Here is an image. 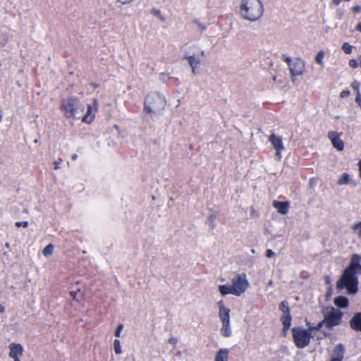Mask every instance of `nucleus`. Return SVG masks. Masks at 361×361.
Returning <instances> with one entry per match:
<instances>
[{
  "label": "nucleus",
  "instance_id": "nucleus-24",
  "mask_svg": "<svg viewBox=\"0 0 361 361\" xmlns=\"http://www.w3.org/2000/svg\"><path fill=\"white\" fill-rule=\"evenodd\" d=\"M216 216L215 214H210L207 218V224L210 226L211 229H214L216 227L215 220Z\"/></svg>",
  "mask_w": 361,
  "mask_h": 361
},
{
  "label": "nucleus",
  "instance_id": "nucleus-13",
  "mask_svg": "<svg viewBox=\"0 0 361 361\" xmlns=\"http://www.w3.org/2000/svg\"><path fill=\"white\" fill-rule=\"evenodd\" d=\"M10 352L9 356L12 358L18 357L23 355V348L21 344L19 343H11L9 346Z\"/></svg>",
  "mask_w": 361,
  "mask_h": 361
},
{
  "label": "nucleus",
  "instance_id": "nucleus-42",
  "mask_svg": "<svg viewBox=\"0 0 361 361\" xmlns=\"http://www.w3.org/2000/svg\"><path fill=\"white\" fill-rule=\"evenodd\" d=\"M282 57L283 59V61L288 63V66H290V63H293V61L291 60V59L289 56H287L283 54Z\"/></svg>",
  "mask_w": 361,
  "mask_h": 361
},
{
  "label": "nucleus",
  "instance_id": "nucleus-51",
  "mask_svg": "<svg viewBox=\"0 0 361 361\" xmlns=\"http://www.w3.org/2000/svg\"><path fill=\"white\" fill-rule=\"evenodd\" d=\"M356 30L361 32V23H359L356 26Z\"/></svg>",
  "mask_w": 361,
  "mask_h": 361
},
{
  "label": "nucleus",
  "instance_id": "nucleus-4",
  "mask_svg": "<svg viewBox=\"0 0 361 361\" xmlns=\"http://www.w3.org/2000/svg\"><path fill=\"white\" fill-rule=\"evenodd\" d=\"M322 314L326 322V327L331 330L341 323L343 313L334 307H324Z\"/></svg>",
  "mask_w": 361,
  "mask_h": 361
},
{
  "label": "nucleus",
  "instance_id": "nucleus-6",
  "mask_svg": "<svg viewBox=\"0 0 361 361\" xmlns=\"http://www.w3.org/2000/svg\"><path fill=\"white\" fill-rule=\"evenodd\" d=\"M78 100L71 97L62 101L61 110L63 115L68 118H75L78 113Z\"/></svg>",
  "mask_w": 361,
  "mask_h": 361
},
{
  "label": "nucleus",
  "instance_id": "nucleus-16",
  "mask_svg": "<svg viewBox=\"0 0 361 361\" xmlns=\"http://www.w3.org/2000/svg\"><path fill=\"white\" fill-rule=\"evenodd\" d=\"M273 206L281 214H286L289 209L288 202L274 201Z\"/></svg>",
  "mask_w": 361,
  "mask_h": 361
},
{
  "label": "nucleus",
  "instance_id": "nucleus-25",
  "mask_svg": "<svg viewBox=\"0 0 361 361\" xmlns=\"http://www.w3.org/2000/svg\"><path fill=\"white\" fill-rule=\"evenodd\" d=\"M350 180V176L347 173H343L337 181L340 185L347 184Z\"/></svg>",
  "mask_w": 361,
  "mask_h": 361
},
{
  "label": "nucleus",
  "instance_id": "nucleus-28",
  "mask_svg": "<svg viewBox=\"0 0 361 361\" xmlns=\"http://www.w3.org/2000/svg\"><path fill=\"white\" fill-rule=\"evenodd\" d=\"M324 51H323V50H320V51L317 53V56H316V57H315V61H316V63H318V64L322 65V63H323V59H324Z\"/></svg>",
  "mask_w": 361,
  "mask_h": 361
},
{
  "label": "nucleus",
  "instance_id": "nucleus-52",
  "mask_svg": "<svg viewBox=\"0 0 361 361\" xmlns=\"http://www.w3.org/2000/svg\"><path fill=\"white\" fill-rule=\"evenodd\" d=\"M71 159H72V160L75 161L78 159V155L76 154H73L71 156Z\"/></svg>",
  "mask_w": 361,
  "mask_h": 361
},
{
  "label": "nucleus",
  "instance_id": "nucleus-26",
  "mask_svg": "<svg viewBox=\"0 0 361 361\" xmlns=\"http://www.w3.org/2000/svg\"><path fill=\"white\" fill-rule=\"evenodd\" d=\"M114 348L116 354L119 355L122 353L121 342L118 339L114 340Z\"/></svg>",
  "mask_w": 361,
  "mask_h": 361
},
{
  "label": "nucleus",
  "instance_id": "nucleus-33",
  "mask_svg": "<svg viewBox=\"0 0 361 361\" xmlns=\"http://www.w3.org/2000/svg\"><path fill=\"white\" fill-rule=\"evenodd\" d=\"M16 226V227H20V226H23L24 228H27L29 225V223L27 221H16V224H15Z\"/></svg>",
  "mask_w": 361,
  "mask_h": 361
},
{
  "label": "nucleus",
  "instance_id": "nucleus-44",
  "mask_svg": "<svg viewBox=\"0 0 361 361\" xmlns=\"http://www.w3.org/2000/svg\"><path fill=\"white\" fill-rule=\"evenodd\" d=\"M178 342V340L175 337H171L169 339V343L171 345H173V346H175L176 345Z\"/></svg>",
  "mask_w": 361,
  "mask_h": 361
},
{
  "label": "nucleus",
  "instance_id": "nucleus-9",
  "mask_svg": "<svg viewBox=\"0 0 361 361\" xmlns=\"http://www.w3.org/2000/svg\"><path fill=\"white\" fill-rule=\"evenodd\" d=\"M328 137L331 140L333 146L338 151H342L344 148V143L340 139L339 134L336 131H329L328 133Z\"/></svg>",
  "mask_w": 361,
  "mask_h": 361
},
{
  "label": "nucleus",
  "instance_id": "nucleus-14",
  "mask_svg": "<svg viewBox=\"0 0 361 361\" xmlns=\"http://www.w3.org/2000/svg\"><path fill=\"white\" fill-rule=\"evenodd\" d=\"M350 327L356 331H361V312L355 313L350 321Z\"/></svg>",
  "mask_w": 361,
  "mask_h": 361
},
{
  "label": "nucleus",
  "instance_id": "nucleus-27",
  "mask_svg": "<svg viewBox=\"0 0 361 361\" xmlns=\"http://www.w3.org/2000/svg\"><path fill=\"white\" fill-rule=\"evenodd\" d=\"M342 50L345 54H350L352 53L353 46L348 42H345L342 45Z\"/></svg>",
  "mask_w": 361,
  "mask_h": 361
},
{
  "label": "nucleus",
  "instance_id": "nucleus-11",
  "mask_svg": "<svg viewBox=\"0 0 361 361\" xmlns=\"http://www.w3.org/2000/svg\"><path fill=\"white\" fill-rule=\"evenodd\" d=\"M269 140L276 151L279 152L284 149L283 139L281 136H276L274 133H272L269 135Z\"/></svg>",
  "mask_w": 361,
  "mask_h": 361
},
{
  "label": "nucleus",
  "instance_id": "nucleus-31",
  "mask_svg": "<svg viewBox=\"0 0 361 361\" xmlns=\"http://www.w3.org/2000/svg\"><path fill=\"white\" fill-rule=\"evenodd\" d=\"M152 13L155 16H157L161 21L165 20L164 17L161 15V11L159 10L154 8V9H152Z\"/></svg>",
  "mask_w": 361,
  "mask_h": 361
},
{
  "label": "nucleus",
  "instance_id": "nucleus-57",
  "mask_svg": "<svg viewBox=\"0 0 361 361\" xmlns=\"http://www.w3.org/2000/svg\"><path fill=\"white\" fill-rule=\"evenodd\" d=\"M200 56H204V51L203 50H202V51H200Z\"/></svg>",
  "mask_w": 361,
  "mask_h": 361
},
{
  "label": "nucleus",
  "instance_id": "nucleus-18",
  "mask_svg": "<svg viewBox=\"0 0 361 361\" xmlns=\"http://www.w3.org/2000/svg\"><path fill=\"white\" fill-rule=\"evenodd\" d=\"M334 304L341 308H345L349 305L348 299L345 296H338L334 298Z\"/></svg>",
  "mask_w": 361,
  "mask_h": 361
},
{
  "label": "nucleus",
  "instance_id": "nucleus-7",
  "mask_svg": "<svg viewBox=\"0 0 361 361\" xmlns=\"http://www.w3.org/2000/svg\"><path fill=\"white\" fill-rule=\"evenodd\" d=\"M231 286L234 295L240 296L244 293L249 287L246 274L244 273L237 274V276L232 279Z\"/></svg>",
  "mask_w": 361,
  "mask_h": 361
},
{
  "label": "nucleus",
  "instance_id": "nucleus-29",
  "mask_svg": "<svg viewBox=\"0 0 361 361\" xmlns=\"http://www.w3.org/2000/svg\"><path fill=\"white\" fill-rule=\"evenodd\" d=\"M53 250H54V245H53L52 244H49L48 245H47V246L44 248V250H43V254H44V255H45V256L50 255L51 254H52Z\"/></svg>",
  "mask_w": 361,
  "mask_h": 361
},
{
  "label": "nucleus",
  "instance_id": "nucleus-3",
  "mask_svg": "<svg viewBox=\"0 0 361 361\" xmlns=\"http://www.w3.org/2000/svg\"><path fill=\"white\" fill-rule=\"evenodd\" d=\"M166 106V99L158 92H152L146 97L144 102V111L151 117L159 115Z\"/></svg>",
  "mask_w": 361,
  "mask_h": 361
},
{
  "label": "nucleus",
  "instance_id": "nucleus-50",
  "mask_svg": "<svg viewBox=\"0 0 361 361\" xmlns=\"http://www.w3.org/2000/svg\"><path fill=\"white\" fill-rule=\"evenodd\" d=\"M325 281L327 284H329L331 283V279L329 276H325Z\"/></svg>",
  "mask_w": 361,
  "mask_h": 361
},
{
  "label": "nucleus",
  "instance_id": "nucleus-59",
  "mask_svg": "<svg viewBox=\"0 0 361 361\" xmlns=\"http://www.w3.org/2000/svg\"><path fill=\"white\" fill-rule=\"evenodd\" d=\"M14 359V361H20L19 358L18 357H16V358H13Z\"/></svg>",
  "mask_w": 361,
  "mask_h": 361
},
{
  "label": "nucleus",
  "instance_id": "nucleus-22",
  "mask_svg": "<svg viewBox=\"0 0 361 361\" xmlns=\"http://www.w3.org/2000/svg\"><path fill=\"white\" fill-rule=\"evenodd\" d=\"M92 109L91 105L87 104V109L86 114L84 115L82 118V121L83 122L90 123L93 121L94 116H90V114L92 113Z\"/></svg>",
  "mask_w": 361,
  "mask_h": 361
},
{
  "label": "nucleus",
  "instance_id": "nucleus-40",
  "mask_svg": "<svg viewBox=\"0 0 361 361\" xmlns=\"http://www.w3.org/2000/svg\"><path fill=\"white\" fill-rule=\"evenodd\" d=\"M355 102L358 104V105L361 108V94H360V92H357L356 97H355Z\"/></svg>",
  "mask_w": 361,
  "mask_h": 361
},
{
  "label": "nucleus",
  "instance_id": "nucleus-8",
  "mask_svg": "<svg viewBox=\"0 0 361 361\" xmlns=\"http://www.w3.org/2000/svg\"><path fill=\"white\" fill-rule=\"evenodd\" d=\"M305 62L299 58H296L290 63L288 68L293 76L301 75L305 71Z\"/></svg>",
  "mask_w": 361,
  "mask_h": 361
},
{
  "label": "nucleus",
  "instance_id": "nucleus-53",
  "mask_svg": "<svg viewBox=\"0 0 361 361\" xmlns=\"http://www.w3.org/2000/svg\"><path fill=\"white\" fill-rule=\"evenodd\" d=\"M358 165H359V170H360V176L361 178V159L359 161Z\"/></svg>",
  "mask_w": 361,
  "mask_h": 361
},
{
  "label": "nucleus",
  "instance_id": "nucleus-41",
  "mask_svg": "<svg viewBox=\"0 0 361 361\" xmlns=\"http://www.w3.org/2000/svg\"><path fill=\"white\" fill-rule=\"evenodd\" d=\"M194 23H196L197 25V26L201 29V30L203 32L206 30L207 27L202 24L201 23H200L198 20H194Z\"/></svg>",
  "mask_w": 361,
  "mask_h": 361
},
{
  "label": "nucleus",
  "instance_id": "nucleus-62",
  "mask_svg": "<svg viewBox=\"0 0 361 361\" xmlns=\"http://www.w3.org/2000/svg\"><path fill=\"white\" fill-rule=\"evenodd\" d=\"M360 259H361V257H360Z\"/></svg>",
  "mask_w": 361,
  "mask_h": 361
},
{
  "label": "nucleus",
  "instance_id": "nucleus-17",
  "mask_svg": "<svg viewBox=\"0 0 361 361\" xmlns=\"http://www.w3.org/2000/svg\"><path fill=\"white\" fill-rule=\"evenodd\" d=\"M229 352L228 348H221L216 354L215 361H228Z\"/></svg>",
  "mask_w": 361,
  "mask_h": 361
},
{
  "label": "nucleus",
  "instance_id": "nucleus-47",
  "mask_svg": "<svg viewBox=\"0 0 361 361\" xmlns=\"http://www.w3.org/2000/svg\"><path fill=\"white\" fill-rule=\"evenodd\" d=\"M117 1L121 2L123 4H126L130 3L133 0H117Z\"/></svg>",
  "mask_w": 361,
  "mask_h": 361
},
{
  "label": "nucleus",
  "instance_id": "nucleus-5",
  "mask_svg": "<svg viewBox=\"0 0 361 361\" xmlns=\"http://www.w3.org/2000/svg\"><path fill=\"white\" fill-rule=\"evenodd\" d=\"M293 342L298 348H304L307 346L313 338L309 330L302 327L296 326L292 329Z\"/></svg>",
  "mask_w": 361,
  "mask_h": 361
},
{
  "label": "nucleus",
  "instance_id": "nucleus-55",
  "mask_svg": "<svg viewBox=\"0 0 361 361\" xmlns=\"http://www.w3.org/2000/svg\"><path fill=\"white\" fill-rule=\"evenodd\" d=\"M281 151H279V152L276 151V156L279 157V159H281Z\"/></svg>",
  "mask_w": 361,
  "mask_h": 361
},
{
  "label": "nucleus",
  "instance_id": "nucleus-48",
  "mask_svg": "<svg viewBox=\"0 0 361 361\" xmlns=\"http://www.w3.org/2000/svg\"><path fill=\"white\" fill-rule=\"evenodd\" d=\"M70 295L73 298V300H75L76 295H77V293L75 291H71Z\"/></svg>",
  "mask_w": 361,
  "mask_h": 361
},
{
  "label": "nucleus",
  "instance_id": "nucleus-1",
  "mask_svg": "<svg viewBox=\"0 0 361 361\" xmlns=\"http://www.w3.org/2000/svg\"><path fill=\"white\" fill-rule=\"evenodd\" d=\"M360 257L353 255L351 263L343 271L341 278L336 283L338 289L346 288L348 293L351 295L355 294L358 290L357 274H361Z\"/></svg>",
  "mask_w": 361,
  "mask_h": 361
},
{
  "label": "nucleus",
  "instance_id": "nucleus-10",
  "mask_svg": "<svg viewBox=\"0 0 361 361\" xmlns=\"http://www.w3.org/2000/svg\"><path fill=\"white\" fill-rule=\"evenodd\" d=\"M345 353L344 345L338 344L334 349L330 361H342Z\"/></svg>",
  "mask_w": 361,
  "mask_h": 361
},
{
  "label": "nucleus",
  "instance_id": "nucleus-43",
  "mask_svg": "<svg viewBox=\"0 0 361 361\" xmlns=\"http://www.w3.org/2000/svg\"><path fill=\"white\" fill-rule=\"evenodd\" d=\"M306 325L307 326V329H305L306 330H309L310 331V334H312V331H314V329H313V327H314V326H313L310 322H306Z\"/></svg>",
  "mask_w": 361,
  "mask_h": 361
},
{
  "label": "nucleus",
  "instance_id": "nucleus-38",
  "mask_svg": "<svg viewBox=\"0 0 361 361\" xmlns=\"http://www.w3.org/2000/svg\"><path fill=\"white\" fill-rule=\"evenodd\" d=\"M350 95V91L348 90H343L341 94H340V97L341 98H345V97H347Z\"/></svg>",
  "mask_w": 361,
  "mask_h": 361
},
{
  "label": "nucleus",
  "instance_id": "nucleus-49",
  "mask_svg": "<svg viewBox=\"0 0 361 361\" xmlns=\"http://www.w3.org/2000/svg\"><path fill=\"white\" fill-rule=\"evenodd\" d=\"M341 0H332V3L336 5V6H338L341 4Z\"/></svg>",
  "mask_w": 361,
  "mask_h": 361
},
{
  "label": "nucleus",
  "instance_id": "nucleus-15",
  "mask_svg": "<svg viewBox=\"0 0 361 361\" xmlns=\"http://www.w3.org/2000/svg\"><path fill=\"white\" fill-rule=\"evenodd\" d=\"M185 59L188 60L190 66L192 68V73L196 74V69L201 63L200 58L199 56H195V55H187L185 56Z\"/></svg>",
  "mask_w": 361,
  "mask_h": 361
},
{
  "label": "nucleus",
  "instance_id": "nucleus-54",
  "mask_svg": "<svg viewBox=\"0 0 361 361\" xmlns=\"http://www.w3.org/2000/svg\"><path fill=\"white\" fill-rule=\"evenodd\" d=\"M5 310V308L3 305H0V313L4 312Z\"/></svg>",
  "mask_w": 361,
  "mask_h": 361
},
{
  "label": "nucleus",
  "instance_id": "nucleus-46",
  "mask_svg": "<svg viewBox=\"0 0 361 361\" xmlns=\"http://www.w3.org/2000/svg\"><path fill=\"white\" fill-rule=\"evenodd\" d=\"M8 41V37L6 36H1L0 37V43L3 45H4Z\"/></svg>",
  "mask_w": 361,
  "mask_h": 361
},
{
  "label": "nucleus",
  "instance_id": "nucleus-39",
  "mask_svg": "<svg viewBox=\"0 0 361 361\" xmlns=\"http://www.w3.org/2000/svg\"><path fill=\"white\" fill-rule=\"evenodd\" d=\"M63 160L61 159H58V160L55 161L54 164V169H59L60 168V165L62 163Z\"/></svg>",
  "mask_w": 361,
  "mask_h": 361
},
{
  "label": "nucleus",
  "instance_id": "nucleus-32",
  "mask_svg": "<svg viewBox=\"0 0 361 361\" xmlns=\"http://www.w3.org/2000/svg\"><path fill=\"white\" fill-rule=\"evenodd\" d=\"M324 325L326 326V322L324 319L322 321L319 322L316 326H314L313 329H314L315 331H319L322 329V327Z\"/></svg>",
  "mask_w": 361,
  "mask_h": 361
},
{
  "label": "nucleus",
  "instance_id": "nucleus-19",
  "mask_svg": "<svg viewBox=\"0 0 361 361\" xmlns=\"http://www.w3.org/2000/svg\"><path fill=\"white\" fill-rule=\"evenodd\" d=\"M291 316H290V314H283L281 317V320L282 322V324H283V331L284 332H286L290 325H291Z\"/></svg>",
  "mask_w": 361,
  "mask_h": 361
},
{
  "label": "nucleus",
  "instance_id": "nucleus-45",
  "mask_svg": "<svg viewBox=\"0 0 361 361\" xmlns=\"http://www.w3.org/2000/svg\"><path fill=\"white\" fill-rule=\"evenodd\" d=\"M352 11L355 13H360L361 12V6L356 5L352 8Z\"/></svg>",
  "mask_w": 361,
  "mask_h": 361
},
{
  "label": "nucleus",
  "instance_id": "nucleus-34",
  "mask_svg": "<svg viewBox=\"0 0 361 361\" xmlns=\"http://www.w3.org/2000/svg\"><path fill=\"white\" fill-rule=\"evenodd\" d=\"M123 324H120L118 325V326H117V328L116 329V331H115V336L116 337H120L121 332L123 330Z\"/></svg>",
  "mask_w": 361,
  "mask_h": 361
},
{
  "label": "nucleus",
  "instance_id": "nucleus-37",
  "mask_svg": "<svg viewBox=\"0 0 361 361\" xmlns=\"http://www.w3.org/2000/svg\"><path fill=\"white\" fill-rule=\"evenodd\" d=\"M275 255H276V254H275V252L272 250H271V249L267 250V251H266V256L268 258L274 257Z\"/></svg>",
  "mask_w": 361,
  "mask_h": 361
},
{
  "label": "nucleus",
  "instance_id": "nucleus-35",
  "mask_svg": "<svg viewBox=\"0 0 361 361\" xmlns=\"http://www.w3.org/2000/svg\"><path fill=\"white\" fill-rule=\"evenodd\" d=\"M353 228L355 231H357L359 235L361 236V221L355 224Z\"/></svg>",
  "mask_w": 361,
  "mask_h": 361
},
{
  "label": "nucleus",
  "instance_id": "nucleus-61",
  "mask_svg": "<svg viewBox=\"0 0 361 361\" xmlns=\"http://www.w3.org/2000/svg\"><path fill=\"white\" fill-rule=\"evenodd\" d=\"M94 104H97V100H96V99H94Z\"/></svg>",
  "mask_w": 361,
  "mask_h": 361
},
{
  "label": "nucleus",
  "instance_id": "nucleus-20",
  "mask_svg": "<svg viewBox=\"0 0 361 361\" xmlns=\"http://www.w3.org/2000/svg\"><path fill=\"white\" fill-rule=\"evenodd\" d=\"M221 334L224 337H230L231 336V329L230 322H222V327L220 330Z\"/></svg>",
  "mask_w": 361,
  "mask_h": 361
},
{
  "label": "nucleus",
  "instance_id": "nucleus-2",
  "mask_svg": "<svg viewBox=\"0 0 361 361\" xmlns=\"http://www.w3.org/2000/svg\"><path fill=\"white\" fill-rule=\"evenodd\" d=\"M264 6L260 0H242L240 14L247 20L254 22L259 20L264 13Z\"/></svg>",
  "mask_w": 361,
  "mask_h": 361
},
{
  "label": "nucleus",
  "instance_id": "nucleus-36",
  "mask_svg": "<svg viewBox=\"0 0 361 361\" xmlns=\"http://www.w3.org/2000/svg\"><path fill=\"white\" fill-rule=\"evenodd\" d=\"M348 63L353 68H356L358 66V63L355 59H350Z\"/></svg>",
  "mask_w": 361,
  "mask_h": 361
},
{
  "label": "nucleus",
  "instance_id": "nucleus-56",
  "mask_svg": "<svg viewBox=\"0 0 361 361\" xmlns=\"http://www.w3.org/2000/svg\"><path fill=\"white\" fill-rule=\"evenodd\" d=\"M4 246H5L6 248H9V247H10V243H6Z\"/></svg>",
  "mask_w": 361,
  "mask_h": 361
},
{
  "label": "nucleus",
  "instance_id": "nucleus-21",
  "mask_svg": "<svg viewBox=\"0 0 361 361\" xmlns=\"http://www.w3.org/2000/svg\"><path fill=\"white\" fill-rule=\"evenodd\" d=\"M219 291L222 296H225L228 294H233V291L232 290V286H226V285H219Z\"/></svg>",
  "mask_w": 361,
  "mask_h": 361
},
{
  "label": "nucleus",
  "instance_id": "nucleus-58",
  "mask_svg": "<svg viewBox=\"0 0 361 361\" xmlns=\"http://www.w3.org/2000/svg\"><path fill=\"white\" fill-rule=\"evenodd\" d=\"M360 66L361 67V55L359 56Z\"/></svg>",
  "mask_w": 361,
  "mask_h": 361
},
{
  "label": "nucleus",
  "instance_id": "nucleus-23",
  "mask_svg": "<svg viewBox=\"0 0 361 361\" xmlns=\"http://www.w3.org/2000/svg\"><path fill=\"white\" fill-rule=\"evenodd\" d=\"M279 310L283 312V314H290V309L286 300H283L280 303Z\"/></svg>",
  "mask_w": 361,
  "mask_h": 361
},
{
  "label": "nucleus",
  "instance_id": "nucleus-30",
  "mask_svg": "<svg viewBox=\"0 0 361 361\" xmlns=\"http://www.w3.org/2000/svg\"><path fill=\"white\" fill-rule=\"evenodd\" d=\"M351 87L352 88L356 91V93L357 92H360V82H358L357 80H354L352 83H351Z\"/></svg>",
  "mask_w": 361,
  "mask_h": 361
},
{
  "label": "nucleus",
  "instance_id": "nucleus-12",
  "mask_svg": "<svg viewBox=\"0 0 361 361\" xmlns=\"http://www.w3.org/2000/svg\"><path fill=\"white\" fill-rule=\"evenodd\" d=\"M218 305L219 307V317L221 322H230V309L225 307L222 301H220Z\"/></svg>",
  "mask_w": 361,
  "mask_h": 361
},
{
  "label": "nucleus",
  "instance_id": "nucleus-60",
  "mask_svg": "<svg viewBox=\"0 0 361 361\" xmlns=\"http://www.w3.org/2000/svg\"><path fill=\"white\" fill-rule=\"evenodd\" d=\"M273 80H274V81H276V76H274V77H273Z\"/></svg>",
  "mask_w": 361,
  "mask_h": 361
}]
</instances>
